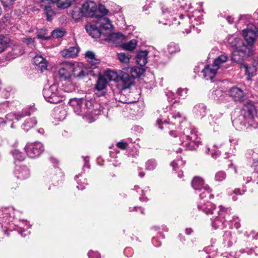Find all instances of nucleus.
Segmentation results:
<instances>
[{
	"label": "nucleus",
	"mask_w": 258,
	"mask_h": 258,
	"mask_svg": "<svg viewBox=\"0 0 258 258\" xmlns=\"http://www.w3.org/2000/svg\"><path fill=\"white\" fill-rule=\"evenodd\" d=\"M66 83L63 84V88L61 89L62 90L63 93L64 92H72L75 90V87L74 85L72 84L68 80H65Z\"/></svg>",
	"instance_id": "obj_36"
},
{
	"label": "nucleus",
	"mask_w": 258,
	"mask_h": 258,
	"mask_svg": "<svg viewBox=\"0 0 258 258\" xmlns=\"http://www.w3.org/2000/svg\"><path fill=\"white\" fill-rule=\"evenodd\" d=\"M226 177V174L223 171L217 172L215 176V179L216 181L221 182L224 180Z\"/></svg>",
	"instance_id": "obj_44"
},
{
	"label": "nucleus",
	"mask_w": 258,
	"mask_h": 258,
	"mask_svg": "<svg viewBox=\"0 0 258 258\" xmlns=\"http://www.w3.org/2000/svg\"><path fill=\"white\" fill-rule=\"evenodd\" d=\"M83 100L82 99L73 98L69 101L70 105L73 108L74 112L78 115H80L88 122H92L96 119L97 115L100 113L98 109V105H93L92 101H87L86 108H82Z\"/></svg>",
	"instance_id": "obj_2"
},
{
	"label": "nucleus",
	"mask_w": 258,
	"mask_h": 258,
	"mask_svg": "<svg viewBox=\"0 0 258 258\" xmlns=\"http://www.w3.org/2000/svg\"><path fill=\"white\" fill-rule=\"evenodd\" d=\"M177 94L182 98H184L187 96V89L186 88H179L177 90Z\"/></svg>",
	"instance_id": "obj_45"
},
{
	"label": "nucleus",
	"mask_w": 258,
	"mask_h": 258,
	"mask_svg": "<svg viewBox=\"0 0 258 258\" xmlns=\"http://www.w3.org/2000/svg\"><path fill=\"white\" fill-rule=\"evenodd\" d=\"M137 44V41L135 39H132L128 42L122 43L121 46L124 50L132 51L136 48Z\"/></svg>",
	"instance_id": "obj_31"
},
{
	"label": "nucleus",
	"mask_w": 258,
	"mask_h": 258,
	"mask_svg": "<svg viewBox=\"0 0 258 258\" xmlns=\"http://www.w3.org/2000/svg\"><path fill=\"white\" fill-rule=\"evenodd\" d=\"M42 33H40V32H39L38 34L37 35V37L38 39H42L43 40H48L49 39L50 37L46 36L45 33H46V30L45 29H42L41 30Z\"/></svg>",
	"instance_id": "obj_47"
},
{
	"label": "nucleus",
	"mask_w": 258,
	"mask_h": 258,
	"mask_svg": "<svg viewBox=\"0 0 258 258\" xmlns=\"http://www.w3.org/2000/svg\"><path fill=\"white\" fill-rule=\"evenodd\" d=\"M227 21L229 23H232L233 22V18H232L230 16H228L227 18Z\"/></svg>",
	"instance_id": "obj_60"
},
{
	"label": "nucleus",
	"mask_w": 258,
	"mask_h": 258,
	"mask_svg": "<svg viewBox=\"0 0 258 258\" xmlns=\"http://www.w3.org/2000/svg\"><path fill=\"white\" fill-rule=\"evenodd\" d=\"M49 4H56L59 8L66 9L69 8L75 0H48Z\"/></svg>",
	"instance_id": "obj_25"
},
{
	"label": "nucleus",
	"mask_w": 258,
	"mask_h": 258,
	"mask_svg": "<svg viewBox=\"0 0 258 258\" xmlns=\"http://www.w3.org/2000/svg\"><path fill=\"white\" fill-rule=\"evenodd\" d=\"M66 33L63 29H56L51 32V36L54 38L62 37Z\"/></svg>",
	"instance_id": "obj_39"
},
{
	"label": "nucleus",
	"mask_w": 258,
	"mask_h": 258,
	"mask_svg": "<svg viewBox=\"0 0 258 258\" xmlns=\"http://www.w3.org/2000/svg\"><path fill=\"white\" fill-rule=\"evenodd\" d=\"M72 63L69 62H64L61 66L59 70V75L64 80H69L71 77L73 71Z\"/></svg>",
	"instance_id": "obj_10"
},
{
	"label": "nucleus",
	"mask_w": 258,
	"mask_h": 258,
	"mask_svg": "<svg viewBox=\"0 0 258 258\" xmlns=\"http://www.w3.org/2000/svg\"><path fill=\"white\" fill-rule=\"evenodd\" d=\"M245 23V16H241L239 19L238 23L237 24V25H240V24H243Z\"/></svg>",
	"instance_id": "obj_56"
},
{
	"label": "nucleus",
	"mask_w": 258,
	"mask_h": 258,
	"mask_svg": "<svg viewBox=\"0 0 258 258\" xmlns=\"http://www.w3.org/2000/svg\"><path fill=\"white\" fill-rule=\"evenodd\" d=\"M86 16L82 6L81 8H76L73 10L72 17L75 20H78Z\"/></svg>",
	"instance_id": "obj_29"
},
{
	"label": "nucleus",
	"mask_w": 258,
	"mask_h": 258,
	"mask_svg": "<svg viewBox=\"0 0 258 258\" xmlns=\"http://www.w3.org/2000/svg\"><path fill=\"white\" fill-rule=\"evenodd\" d=\"M29 228V224L26 221H22L18 225V232L22 234V232L24 231L25 229Z\"/></svg>",
	"instance_id": "obj_41"
},
{
	"label": "nucleus",
	"mask_w": 258,
	"mask_h": 258,
	"mask_svg": "<svg viewBox=\"0 0 258 258\" xmlns=\"http://www.w3.org/2000/svg\"><path fill=\"white\" fill-rule=\"evenodd\" d=\"M96 24L100 30L102 29L109 30L112 27V25L109 20L103 17L98 18Z\"/></svg>",
	"instance_id": "obj_18"
},
{
	"label": "nucleus",
	"mask_w": 258,
	"mask_h": 258,
	"mask_svg": "<svg viewBox=\"0 0 258 258\" xmlns=\"http://www.w3.org/2000/svg\"><path fill=\"white\" fill-rule=\"evenodd\" d=\"M117 58L122 63H128L130 62V55L124 53H117Z\"/></svg>",
	"instance_id": "obj_38"
},
{
	"label": "nucleus",
	"mask_w": 258,
	"mask_h": 258,
	"mask_svg": "<svg viewBox=\"0 0 258 258\" xmlns=\"http://www.w3.org/2000/svg\"><path fill=\"white\" fill-rule=\"evenodd\" d=\"M83 9L86 16L94 17L96 15V4L93 1H87L83 5Z\"/></svg>",
	"instance_id": "obj_13"
},
{
	"label": "nucleus",
	"mask_w": 258,
	"mask_h": 258,
	"mask_svg": "<svg viewBox=\"0 0 258 258\" xmlns=\"http://www.w3.org/2000/svg\"><path fill=\"white\" fill-rule=\"evenodd\" d=\"M26 42H27L28 44L33 43L34 42V40L31 38H29L26 39Z\"/></svg>",
	"instance_id": "obj_59"
},
{
	"label": "nucleus",
	"mask_w": 258,
	"mask_h": 258,
	"mask_svg": "<svg viewBox=\"0 0 258 258\" xmlns=\"http://www.w3.org/2000/svg\"><path fill=\"white\" fill-rule=\"evenodd\" d=\"M221 94H222V91L221 90H216L215 91V95H216L217 96V97H218V95H221Z\"/></svg>",
	"instance_id": "obj_64"
},
{
	"label": "nucleus",
	"mask_w": 258,
	"mask_h": 258,
	"mask_svg": "<svg viewBox=\"0 0 258 258\" xmlns=\"http://www.w3.org/2000/svg\"><path fill=\"white\" fill-rule=\"evenodd\" d=\"M166 95L168 97V99H171L172 100L173 99V96H174V94L172 92L169 91L167 92Z\"/></svg>",
	"instance_id": "obj_57"
},
{
	"label": "nucleus",
	"mask_w": 258,
	"mask_h": 258,
	"mask_svg": "<svg viewBox=\"0 0 258 258\" xmlns=\"http://www.w3.org/2000/svg\"><path fill=\"white\" fill-rule=\"evenodd\" d=\"M148 52L147 50L139 51L136 55V61L141 66H144L148 61Z\"/></svg>",
	"instance_id": "obj_21"
},
{
	"label": "nucleus",
	"mask_w": 258,
	"mask_h": 258,
	"mask_svg": "<svg viewBox=\"0 0 258 258\" xmlns=\"http://www.w3.org/2000/svg\"><path fill=\"white\" fill-rule=\"evenodd\" d=\"M9 38L3 35L0 36V53L5 50L8 46Z\"/></svg>",
	"instance_id": "obj_37"
},
{
	"label": "nucleus",
	"mask_w": 258,
	"mask_h": 258,
	"mask_svg": "<svg viewBox=\"0 0 258 258\" xmlns=\"http://www.w3.org/2000/svg\"><path fill=\"white\" fill-rule=\"evenodd\" d=\"M157 124L158 125L159 128L161 129L163 128V125H166V123L165 122H163L160 119H158L157 120Z\"/></svg>",
	"instance_id": "obj_53"
},
{
	"label": "nucleus",
	"mask_w": 258,
	"mask_h": 258,
	"mask_svg": "<svg viewBox=\"0 0 258 258\" xmlns=\"http://www.w3.org/2000/svg\"><path fill=\"white\" fill-rule=\"evenodd\" d=\"M157 166V163L155 160L150 159L146 162V169L148 170H154Z\"/></svg>",
	"instance_id": "obj_40"
},
{
	"label": "nucleus",
	"mask_w": 258,
	"mask_h": 258,
	"mask_svg": "<svg viewBox=\"0 0 258 258\" xmlns=\"http://www.w3.org/2000/svg\"><path fill=\"white\" fill-rule=\"evenodd\" d=\"M208 153L211 155V156L214 158H216L220 154V152L218 150L214 151L210 148L208 149Z\"/></svg>",
	"instance_id": "obj_49"
},
{
	"label": "nucleus",
	"mask_w": 258,
	"mask_h": 258,
	"mask_svg": "<svg viewBox=\"0 0 258 258\" xmlns=\"http://www.w3.org/2000/svg\"><path fill=\"white\" fill-rule=\"evenodd\" d=\"M229 96L235 101H241L244 99L245 93L240 88L234 87L229 92Z\"/></svg>",
	"instance_id": "obj_15"
},
{
	"label": "nucleus",
	"mask_w": 258,
	"mask_h": 258,
	"mask_svg": "<svg viewBox=\"0 0 258 258\" xmlns=\"http://www.w3.org/2000/svg\"><path fill=\"white\" fill-rule=\"evenodd\" d=\"M227 59L228 56L226 55L221 54L214 60L213 64L214 66L218 67L219 69L220 65L225 62Z\"/></svg>",
	"instance_id": "obj_34"
},
{
	"label": "nucleus",
	"mask_w": 258,
	"mask_h": 258,
	"mask_svg": "<svg viewBox=\"0 0 258 258\" xmlns=\"http://www.w3.org/2000/svg\"><path fill=\"white\" fill-rule=\"evenodd\" d=\"M79 50L76 47H71L61 51L60 53L62 57L66 58H73L78 55Z\"/></svg>",
	"instance_id": "obj_20"
},
{
	"label": "nucleus",
	"mask_w": 258,
	"mask_h": 258,
	"mask_svg": "<svg viewBox=\"0 0 258 258\" xmlns=\"http://www.w3.org/2000/svg\"><path fill=\"white\" fill-rule=\"evenodd\" d=\"M127 146V144L124 142H119L117 143V147L122 150L125 149Z\"/></svg>",
	"instance_id": "obj_51"
},
{
	"label": "nucleus",
	"mask_w": 258,
	"mask_h": 258,
	"mask_svg": "<svg viewBox=\"0 0 258 258\" xmlns=\"http://www.w3.org/2000/svg\"><path fill=\"white\" fill-rule=\"evenodd\" d=\"M108 13V10L106 9L105 6L102 5H99L97 7L96 6V15L94 16V17L100 18L103 16L107 14Z\"/></svg>",
	"instance_id": "obj_33"
},
{
	"label": "nucleus",
	"mask_w": 258,
	"mask_h": 258,
	"mask_svg": "<svg viewBox=\"0 0 258 258\" xmlns=\"http://www.w3.org/2000/svg\"><path fill=\"white\" fill-rule=\"evenodd\" d=\"M45 100L51 103H57L64 99L62 90L58 89V86L53 84L48 88H44L43 92Z\"/></svg>",
	"instance_id": "obj_6"
},
{
	"label": "nucleus",
	"mask_w": 258,
	"mask_h": 258,
	"mask_svg": "<svg viewBox=\"0 0 258 258\" xmlns=\"http://www.w3.org/2000/svg\"><path fill=\"white\" fill-rule=\"evenodd\" d=\"M38 133L43 135L44 133V130L43 128H39L37 130Z\"/></svg>",
	"instance_id": "obj_62"
},
{
	"label": "nucleus",
	"mask_w": 258,
	"mask_h": 258,
	"mask_svg": "<svg viewBox=\"0 0 258 258\" xmlns=\"http://www.w3.org/2000/svg\"><path fill=\"white\" fill-rule=\"evenodd\" d=\"M243 67L245 69V72L247 76V80H250L251 77L255 75L256 68L254 65H243Z\"/></svg>",
	"instance_id": "obj_27"
},
{
	"label": "nucleus",
	"mask_w": 258,
	"mask_h": 258,
	"mask_svg": "<svg viewBox=\"0 0 258 258\" xmlns=\"http://www.w3.org/2000/svg\"><path fill=\"white\" fill-rule=\"evenodd\" d=\"M14 210L12 208H5L0 210V224L3 223H9L14 216Z\"/></svg>",
	"instance_id": "obj_12"
},
{
	"label": "nucleus",
	"mask_w": 258,
	"mask_h": 258,
	"mask_svg": "<svg viewBox=\"0 0 258 258\" xmlns=\"http://www.w3.org/2000/svg\"><path fill=\"white\" fill-rule=\"evenodd\" d=\"M45 11L47 17V20L48 21H51L52 19V17L54 15V12L49 7L46 8Z\"/></svg>",
	"instance_id": "obj_46"
},
{
	"label": "nucleus",
	"mask_w": 258,
	"mask_h": 258,
	"mask_svg": "<svg viewBox=\"0 0 258 258\" xmlns=\"http://www.w3.org/2000/svg\"><path fill=\"white\" fill-rule=\"evenodd\" d=\"M253 166L256 172L258 173V159L254 161Z\"/></svg>",
	"instance_id": "obj_58"
},
{
	"label": "nucleus",
	"mask_w": 258,
	"mask_h": 258,
	"mask_svg": "<svg viewBox=\"0 0 258 258\" xmlns=\"http://www.w3.org/2000/svg\"><path fill=\"white\" fill-rule=\"evenodd\" d=\"M13 157L19 161H22L24 159V155L18 150L15 149L12 151Z\"/></svg>",
	"instance_id": "obj_43"
},
{
	"label": "nucleus",
	"mask_w": 258,
	"mask_h": 258,
	"mask_svg": "<svg viewBox=\"0 0 258 258\" xmlns=\"http://www.w3.org/2000/svg\"><path fill=\"white\" fill-rule=\"evenodd\" d=\"M192 231V230L190 228L186 229L185 230V232L187 234H190Z\"/></svg>",
	"instance_id": "obj_63"
},
{
	"label": "nucleus",
	"mask_w": 258,
	"mask_h": 258,
	"mask_svg": "<svg viewBox=\"0 0 258 258\" xmlns=\"http://www.w3.org/2000/svg\"><path fill=\"white\" fill-rule=\"evenodd\" d=\"M223 236H224V239H225V240H227H227H229L230 238L231 237V233L229 231H227V232H226L225 233V234H224Z\"/></svg>",
	"instance_id": "obj_54"
},
{
	"label": "nucleus",
	"mask_w": 258,
	"mask_h": 258,
	"mask_svg": "<svg viewBox=\"0 0 258 258\" xmlns=\"http://www.w3.org/2000/svg\"><path fill=\"white\" fill-rule=\"evenodd\" d=\"M120 81L124 85L123 88L125 89L131 86L133 83V80L128 73L123 70L121 73Z\"/></svg>",
	"instance_id": "obj_22"
},
{
	"label": "nucleus",
	"mask_w": 258,
	"mask_h": 258,
	"mask_svg": "<svg viewBox=\"0 0 258 258\" xmlns=\"http://www.w3.org/2000/svg\"><path fill=\"white\" fill-rule=\"evenodd\" d=\"M103 76L108 82L110 81H115L117 77L116 73L112 71L105 72Z\"/></svg>",
	"instance_id": "obj_35"
},
{
	"label": "nucleus",
	"mask_w": 258,
	"mask_h": 258,
	"mask_svg": "<svg viewBox=\"0 0 258 258\" xmlns=\"http://www.w3.org/2000/svg\"><path fill=\"white\" fill-rule=\"evenodd\" d=\"M197 117L203 118L206 113V107L203 104H197L195 106L193 110Z\"/></svg>",
	"instance_id": "obj_26"
},
{
	"label": "nucleus",
	"mask_w": 258,
	"mask_h": 258,
	"mask_svg": "<svg viewBox=\"0 0 258 258\" xmlns=\"http://www.w3.org/2000/svg\"><path fill=\"white\" fill-rule=\"evenodd\" d=\"M124 70L126 71L128 73H130L131 77L133 79L140 77V76L143 74L144 73V70L143 68L136 67H132L131 68H127L126 69H124Z\"/></svg>",
	"instance_id": "obj_24"
},
{
	"label": "nucleus",
	"mask_w": 258,
	"mask_h": 258,
	"mask_svg": "<svg viewBox=\"0 0 258 258\" xmlns=\"http://www.w3.org/2000/svg\"><path fill=\"white\" fill-rule=\"evenodd\" d=\"M228 42L231 47L235 48V49L243 48V46H247L241 39L233 36L228 38Z\"/></svg>",
	"instance_id": "obj_23"
},
{
	"label": "nucleus",
	"mask_w": 258,
	"mask_h": 258,
	"mask_svg": "<svg viewBox=\"0 0 258 258\" xmlns=\"http://www.w3.org/2000/svg\"><path fill=\"white\" fill-rule=\"evenodd\" d=\"M161 10L164 15L171 16L176 11L177 8L174 6L163 5Z\"/></svg>",
	"instance_id": "obj_30"
},
{
	"label": "nucleus",
	"mask_w": 258,
	"mask_h": 258,
	"mask_svg": "<svg viewBox=\"0 0 258 258\" xmlns=\"http://www.w3.org/2000/svg\"><path fill=\"white\" fill-rule=\"evenodd\" d=\"M86 58L88 63L84 66L82 63L74 65L72 63L73 71L72 74L76 77H81L85 75H94L93 70L97 68L100 60L95 58L93 52L88 51L86 53Z\"/></svg>",
	"instance_id": "obj_3"
},
{
	"label": "nucleus",
	"mask_w": 258,
	"mask_h": 258,
	"mask_svg": "<svg viewBox=\"0 0 258 258\" xmlns=\"http://www.w3.org/2000/svg\"><path fill=\"white\" fill-rule=\"evenodd\" d=\"M247 46H243L238 49H235L232 54L231 60L239 64H242L243 58L246 52Z\"/></svg>",
	"instance_id": "obj_11"
},
{
	"label": "nucleus",
	"mask_w": 258,
	"mask_h": 258,
	"mask_svg": "<svg viewBox=\"0 0 258 258\" xmlns=\"http://www.w3.org/2000/svg\"><path fill=\"white\" fill-rule=\"evenodd\" d=\"M88 255L89 258H101L99 253L93 250H90L88 253Z\"/></svg>",
	"instance_id": "obj_48"
},
{
	"label": "nucleus",
	"mask_w": 258,
	"mask_h": 258,
	"mask_svg": "<svg viewBox=\"0 0 258 258\" xmlns=\"http://www.w3.org/2000/svg\"><path fill=\"white\" fill-rule=\"evenodd\" d=\"M37 123V120L35 118H28L26 119L22 125V128L26 131H29Z\"/></svg>",
	"instance_id": "obj_28"
},
{
	"label": "nucleus",
	"mask_w": 258,
	"mask_h": 258,
	"mask_svg": "<svg viewBox=\"0 0 258 258\" xmlns=\"http://www.w3.org/2000/svg\"><path fill=\"white\" fill-rule=\"evenodd\" d=\"M218 70V67L212 64L205 66L202 72L206 80H211L215 77Z\"/></svg>",
	"instance_id": "obj_14"
},
{
	"label": "nucleus",
	"mask_w": 258,
	"mask_h": 258,
	"mask_svg": "<svg viewBox=\"0 0 258 258\" xmlns=\"http://www.w3.org/2000/svg\"><path fill=\"white\" fill-rule=\"evenodd\" d=\"M34 63L43 72L47 68V62L41 55H37L33 59Z\"/></svg>",
	"instance_id": "obj_19"
},
{
	"label": "nucleus",
	"mask_w": 258,
	"mask_h": 258,
	"mask_svg": "<svg viewBox=\"0 0 258 258\" xmlns=\"http://www.w3.org/2000/svg\"><path fill=\"white\" fill-rule=\"evenodd\" d=\"M15 174L18 178L25 179L29 176V171L25 166H16Z\"/></svg>",
	"instance_id": "obj_16"
},
{
	"label": "nucleus",
	"mask_w": 258,
	"mask_h": 258,
	"mask_svg": "<svg viewBox=\"0 0 258 258\" xmlns=\"http://www.w3.org/2000/svg\"><path fill=\"white\" fill-rule=\"evenodd\" d=\"M86 30L93 38L99 37L101 34L100 30L96 24V25L88 24L86 26Z\"/></svg>",
	"instance_id": "obj_17"
},
{
	"label": "nucleus",
	"mask_w": 258,
	"mask_h": 258,
	"mask_svg": "<svg viewBox=\"0 0 258 258\" xmlns=\"http://www.w3.org/2000/svg\"><path fill=\"white\" fill-rule=\"evenodd\" d=\"M179 144L186 150H192L197 148L201 143L198 135V132L190 125L186 127L183 130V134L180 137Z\"/></svg>",
	"instance_id": "obj_4"
},
{
	"label": "nucleus",
	"mask_w": 258,
	"mask_h": 258,
	"mask_svg": "<svg viewBox=\"0 0 258 258\" xmlns=\"http://www.w3.org/2000/svg\"><path fill=\"white\" fill-rule=\"evenodd\" d=\"M246 29L242 30L243 37L249 44H252L258 36V29L252 24H246Z\"/></svg>",
	"instance_id": "obj_8"
},
{
	"label": "nucleus",
	"mask_w": 258,
	"mask_h": 258,
	"mask_svg": "<svg viewBox=\"0 0 258 258\" xmlns=\"http://www.w3.org/2000/svg\"><path fill=\"white\" fill-rule=\"evenodd\" d=\"M107 83L108 82L103 76L99 77L96 85V89L99 91L103 90L106 87Z\"/></svg>",
	"instance_id": "obj_32"
},
{
	"label": "nucleus",
	"mask_w": 258,
	"mask_h": 258,
	"mask_svg": "<svg viewBox=\"0 0 258 258\" xmlns=\"http://www.w3.org/2000/svg\"><path fill=\"white\" fill-rule=\"evenodd\" d=\"M256 114V110L254 106L251 101H247L243 104L241 110L240 119L243 121L244 125L247 127L248 126H254V116Z\"/></svg>",
	"instance_id": "obj_5"
},
{
	"label": "nucleus",
	"mask_w": 258,
	"mask_h": 258,
	"mask_svg": "<svg viewBox=\"0 0 258 258\" xmlns=\"http://www.w3.org/2000/svg\"><path fill=\"white\" fill-rule=\"evenodd\" d=\"M32 111V110L30 111L29 109L26 108L23 110L21 113H19L18 114L10 113L6 115L5 120L4 118L0 117V125L9 121H13L11 126L12 128H13V124L15 121H17L25 116L30 115Z\"/></svg>",
	"instance_id": "obj_7"
},
{
	"label": "nucleus",
	"mask_w": 258,
	"mask_h": 258,
	"mask_svg": "<svg viewBox=\"0 0 258 258\" xmlns=\"http://www.w3.org/2000/svg\"><path fill=\"white\" fill-rule=\"evenodd\" d=\"M172 117L173 118H174L175 119H177V121L178 122H180L181 114H180L179 112H177L173 113V114L172 115Z\"/></svg>",
	"instance_id": "obj_52"
},
{
	"label": "nucleus",
	"mask_w": 258,
	"mask_h": 258,
	"mask_svg": "<svg viewBox=\"0 0 258 258\" xmlns=\"http://www.w3.org/2000/svg\"><path fill=\"white\" fill-rule=\"evenodd\" d=\"M179 50V47L178 45L175 44L174 42H171L167 46V50L168 52L170 53H173L177 51H178Z\"/></svg>",
	"instance_id": "obj_42"
},
{
	"label": "nucleus",
	"mask_w": 258,
	"mask_h": 258,
	"mask_svg": "<svg viewBox=\"0 0 258 258\" xmlns=\"http://www.w3.org/2000/svg\"><path fill=\"white\" fill-rule=\"evenodd\" d=\"M191 186L195 190H204L200 195L201 201L198 206L199 209L202 210L207 215L211 216L210 218L212 225L215 229L224 228L225 217L231 214L230 209L220 206L217 210L214 204L204 200L213 198V196L211 194V190L209 186L205 183L202 178L195 177L191 181Z\"/></svg>",
	"instance_id": "obj_1"
},
{
	"label": "nucleus",
	"mask_w": 258,
	"mask_h": 258,
	"mask_svg": "<svg viewBox=\"0 0 258 258\" xmlns=\"http://www.w3.org/2000/svg\"><path fill=\"white\" fill-rule=\"evenodd\" d=\"M245 191L244 190H240L239 188L235 189L233 190V193L236 195H243Z\"/></svg>",
	"instance_id": "obj_55"
},
{
	"label": "nucleus",
	"mask_w": 258,
	"mask_h": 258,
	"mask_svg": "<svg viewBox=\"0 0 258 258\" xmlns=\"http://www.w3.org/2000/svg\"><path fill=\"white\" fill-rule=\"evenodd\" d=\"M16 0H1L2 3L4 7H9L13 4Z\"/></svg>",
	"instance_id": "obj_50"
},
{
	"label": "nucleus",
	"mask_w": 258,
	"mask_h": 258,
	"mask_svg": "<svg viewBox=\"0 0 258 258\" xmlns=\"http://www.w3.org/2000/svg\"><path fill=\"white\" fill-rule=\"evenodd\" d=\"M178 163L175 161H173L171 163V165L173 167V169H174L176 166H177Z\"/></svg>",
	"instance_id": "obj_61"
},
{
	"label": "nucleus",
	"mask_w": 258,
	"mask_h": 258,
	"mask_svg": "<svg viewBox=\"0 0 258 258\" xmlns=\"http://www.w3.org/2000/svg\"><path fill=\"white\" fill-rule=\"evenodd\" d=\"M26 152L30 158H35L39 156L43 151L42 144L40 142H35L27 144L25 147Z\"/></svg>",
	"instance_id": "obj_9"
}]
</instances>
